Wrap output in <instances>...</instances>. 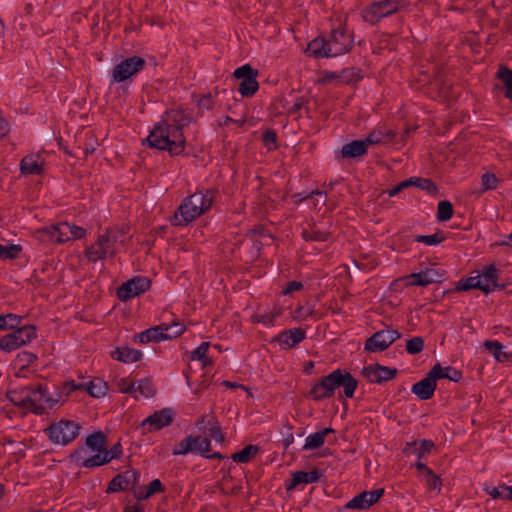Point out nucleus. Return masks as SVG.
<instances>
[{
  "mask_svg": "<svg viewBox=\"0 0 512 512\" xmlns=\"http://www.w3.org/2000/svg\"><path fill=\"white\" fill-rule=\"evenodd\" d=\"M165 491V487L159 479H154L146 487V496H153L156 493H162Z\"/></svg>",
  "mask_w": 512,
  "mask_h": 512,
  "instance_id": "57",
  "label": "nucleus"
},
{
  "mask_svg": "<svg viewBox=\"0 0 512 512\" xmlns=\"http://www.w3.org/2000/svg\"><path fill=\"white\" fill-rule=\"evenodd\" d=\"M107 445V437L101 431L93 432L86 437L85 446L91 452H103Z\"/></svg>",
  "mask_w": 512,
  "mask_h": 512,
  "instance_id": "31",
  "label": "nucleus"
},
{
  "mask_svg": "<svg viewBox=\"0 0 512 512\" xmlns=\"http://www.w3.org/2000/svg\"><path fill=\"white\" fill-rule=\"evenodd\" d=\"M329 52L336 57L349 52L353 47V38L346 33L345 28H334L329 38Z\"/></svg>",
  "mask_w": 512,
  "mask_h": 512,
  "instance_id": "12",
  "label": "nucleus"
},
{
  "mask_svg": "<svg viewBox=\"0 0 512 512\" xmlns=\"http://www.w3.org/2000/svg\"><path fill=\"white\" fill-rule=\"evenodd\" d=\"M166 327L165 334L167 340L179 337L185 331V326L176 319H173L171 324L166 323Z\"/></svg>",
  "mask_w": 512,
  "mask_h": 512,
  "instance_id": "45",
  "label": "nucleus"
},
{
  "mask_svg": "<svg viewBox=\"0 0 512 512\" xmlns=\"http://www.w3.org/2000/svg\"><path fill=\"white\" fill-rule=\"evenodd\" d=\"M259 89L257 82V76H249L247 79H243L239 84V93L243 97L253 96Z\"/></svg>",
  "mask_w": 512,
  "mask_h": 512,
  "instance_id": "35",
  "label": "nucleus"
},
{
  "mask_svg": "<svg viewBox=\"0 0 512 512\" xmlns=\"http://www.w3.org/2000/svg\"><path fill=\"white\" fill-rule=\"evenodd\" d=\"M80 426L72 420H60L52 423L45 429L51 442L54 444L67 445L79 434Z\"/></svg>",
  "mask_w": 512,
  "mask_h": 512,
  "instance_id": "6",
  "label": "nucleus"
},
{
  "mask_svg": "<svg viewBox=\"0 0 512 512\" xmlns=\"http://www.w3.org/2000/svg\"><path fill=\"white\" fill-rule=\"evenodd\" d=\"M112 357L124 363H133L141 359L142 353L139 350L129 347H118L112 353Z\"/></svg>",
  "mask_w": 512,
  "mask_h": 512,
  "instance_id": "30",
  "label": "nucleus"
},
{
  "mask_svg": "<svg viewBox=\"0 0 512 512\" xmlns=\"http://www.w3.org/2000/svg\"><path fill=\"white\" fill-rule=\"evenodd\" d=\"M190 118L180 110H171L167 119L156 124L150 131L143 144L151 148L166 150L170 155H180L186 144L183 128L188 125Z\"/></svg>",
  "mask_w": 512,
  "mask_h": 512,
  "instance_id": "1",
  "label": "nucleus"
},
{
  "mask_svg": "<svg viewBox=\"0 0 512 512\" xmlns=\"http://www.w3.org/2000/svg\"><path fill=\"white\" fill-rule=\"evenodd\" d=\"M145 65L146 61L139 56L126 58L113 68V81L123 82L141 71Z\"/></svg>",
  "mask_w": 512,
  "mask_h": 512,
  "instance_id": "9",
  "label": "nucleus"
},
{
  "mask_svg": "<svg viewBox=\"0 0 512 512\" xmlns=\"http://www.w3.org/2000/svg\"><path fill=\"white\" fill-rule=\"evenodd\" d=\"M151 286V281L146 277H133L122 283L117 289V297L121 301H127L146 292Z\"/></svg>",
  "mask_w": 512,
  "mask_h": 512,
  "instance_id": "11",
  "label": "nucleus"
},
{
  "mask_svg": "<svg viewBox=\"0 0 512 512\" xmlns=\"http://www.w3.org/2000/svg\"><path fill=\"white\" fill-rule=\"evenodd\" d=\"M258 452H259L258 446L249 444L246 447H244L242 450H240L236 453H233L231 458L234 462L248 463Z\"/></svg>",
  "mask_w": 512,
  "mask_h": 512,
  "instance_id": "36",
  "label": "nucleus"
},
{
  "mask_svg": "<svg viewBox=\"0 0 512 512\" xmlns=\"http://www.w3.org/2000/svg\"><path fill=\"white\" fill-rule=\"evenodd\" d=\"M401 337L397 330L385 329L375 332L366 342L364 349L369 352H382Z\"/></svg>",
  "mask_w": 512,
  "mask_h": 512,
  "instance_id": "10",
  "label": "nucleus"
},
{
  "mask_svg": "<svg viewBox=\"0 0 512 512\" xmlns=\"http://www.w3.org/2000/svg\"><path fill=\"white\" fill-rule=\"evenodd\" d=\"M305 331L301 328L290 329L280 333L274 340L284 349H289L303 341Z\"/></svg>",
  "mask_w": 512,
  "mask_h": 512,
  "instance_id": "20",
  "label": "nucleus"
},
{
  "mask_svg": "<svg viewBox=\"0 0 512 512\" xmlns=\"http://www.w3.org/2000/svg\"><path fill=\"white\" fill-rule=\"evenodd\" d=\"M84 388L85 383L76 384L74 381L65 382L63 385V390L65 391L66 395H69L75 390H84Z\"/></svg>",
  "mask_w": 512,
  "mask_h": 512,
  "instance_id": "61",
  "label": "nucleus"
},
{
  "mask_svg": "<svg viewBox=\"0 0 512 512\" xmlns=\"http://www.w3.org/2000/svg\"><path fill=\"white\" fill-rule=\"evenodd\" d=\"M426 483L430 490L440 491L441 489V479L432 470L428 471V473L426 474Z\"/></svg>",
  "mask_w": 512,
  "mask_h": 512,
  "instance_id": "55",
  "label": "nucleus"
},
{
  "mask_svg": "<svg viewBox=\"0 0 512 512\" xmlns=\"http://www.w3.org/2000/svg\"><path fill=\"white\" fill-rule=\"evenodd\" d=\"M118 389L122 393L134 395L136 393L135 383L128 378H122L118 381Z\"/></svg>",
  "mask_w": 512,
  "mask_h": 512,
  "instance_id": "56",
  "label": "nucleus"
},
{
  "mask_svg": "<svg viewBox=\"0 0 512 512\" xmlns=\"http://www.w3.org/2000/svg\"><path fill=\"white\" fill-rule=\"evenodd\" d=\"M410 180L412 181V186H416L422 190H426L429 193L437 192L436 185L430 179L420 178V177H411Z\"/></svg>",
  "mask_w": 512,
  "mask_h": 512,
  "instance_id": "48",
  "label": "nucleus"
},
{
  "mask_svg": "<svg viewBox=\"0 0 512 512\" xmlns=\"http://www.w3.org/2000/svg\"><path fill=\"white\" fill-rule=\"evenodd\" d=\"M190 441H192V435H188L182 441L178 443V445L173 450L174 455H185L187 453L194 452V448L190 445Z\"/></svg>",
  "mask_w": 512,
  "mask_h": 512,
  "instance_id": "51",
  "label": "nucleus"
},
{
  "mask_svg": "<svg viewBox=\"0 0 512 512\" xmlns=\"http://www.w3.org/2000/svg\"><path fill=\"white\" fill-rule=\"evenodd\" d=\"M213 100L210 94L204 95L198 100V107L200 109L210 110L213 107Z\"/></svg>",
  "mask_w": 512,
  "mask_h": 512,
  "instance_id": "64",
  "label": "nucleus"
},
{
  "mask_svg": "<svg viewBox=\"0 0 512 512\" xmlns=\"http://www.w3.org/2000/svg\"><path fill=\"white\" fill-rule=\"evenodd\" d=\"M174 412L170 408H164L162 410L154 412L148 416L141 423V429L143 433H149L160 430L161 428L168 426L173 421Z\"/></svg>",
  "mask_w": 512,
  "mask_h": 512,
  "instance_id": "13",
  "label": "nucleus"
},
{
  "mask_svg": "<svg viewBox=\"0 0 512 512\" xmlns=\"http://www.w3.org/2000/svg\"><path fill=\"white\" fill-rule=\"evenodd\" d=\"M210 346L209 342H202L199 347H197L191 353V360H200L203 366L210 365L212 363L211 359L207 357V350Z\"/></svg>",
  "mask_w": 512,
  "mask_h": 512,
  "instance_id": "40",
  "label": "nucleus"
},
{
  "mask_svg": "<svg viewBox=\"0 0 512 512\" xmlns=\"http://www.w3.org/2000/svg\"><path fill=\"white\" fill-rule=\"evenodd\" d=\"M190 445L194 448L193 453H206L210 451L211 442L206 437L201 436H192V441H190Z\"/></svg>",
  "mask_w": 512,
  "mask_h": 512,
  "instance_id": "41",
  "label": "nucleus"
},
{
  "mask_svg": "<svg viewBox=\"0 0 512 512\" xmlns=\"http://www.w3.org/2000/svg\"><path fill=\"white\" fill-rule=\"evenodd\" d=\"M89 140L90 141L85 143L84 147L82 148L85 156H88V155L94 153V151L96 149L97 140L94 139L93 135H91V134L89 135Z\"/></svg>",
  "mask_w": 512,
  "mask_h": 512,
  "instance_id": "62",
  "label": "nucleus"
},
{
  "mask_svg": "<svg viewBox=\"0 0 512 512\" xmlns=\"http://www.w3.org/2000/svg\"><path fill=\"white\" fill-rule=\"evenodd\" d=\"M497 78L504 84L507 89L505 96L510 98L512 96V70L501 66L497 72Z\"/></svg>",
  "mask_w": 512,
  "mask_h": 512,
  "instance_id": "39",
  "label": "nucleus"
},
{
  "mask_svg": "<svg viewBox=\"0 0 512 512\" xmlns=\"http://www.w3.org/2000/svg\"><path fill=\"white\" fill-rule=\"evenodd\" d=\"M258 70L251 67L249 64L242 65L235 69L233 76L236 79H247L249 76H258Z\"/></svg>",
  "mask_w": 512,
  "mask_h": 512,
  "instance_id": "50",
  "label": "nucleus"
},
{
  "mask_svg": "<svg viewBox=\"0 0 512 512\" xmlns=\"http://www.w3.org/2000/svg\"><path fill=\"white\" fill-rule=\"evenodd\" d=\"M330 433H334V429L324 428L323 430H321L319 432L309 435L306 438V442H305L303 449L304 450H314V449L320 448L325 442V437Z\"/></svg>",
  "mask_w": 512,
  "mask_h": 512,
  "instance_id": "33",
  "label": "nucleus"
},
{
  "mask_svg": "<svg viewBox=\"0 0 512 512\" xmlns=\"http://www.w3.org/2000/svg\"><path fill=\"white\" fill-rule=\"evenodd\" d=\"M483 190H493L497 188L498 179L494 174L485 173L481 177Z\"/></svg>",
  "mask_w": 512,
  "mask_h": 512,
  "instance_id": "53",
  "label": "nucleus"
},
{
  "mask_svg": "<svg viewBox=\"0 0 512 512\" xmlns=\"http://www.w3.org/2000/svg\"><path fill=\"white\" fill-rule=\"evenodd\" d=\"M435 370L437 374V380L449 379L453 382H459L462 378V373L451 366L442 367L439 363H437L432 367L430 371L435 372Z\"/></svg>",
  "mask_w": 512,
  "mask_h": 512,
  "instance_id": "34",
  "label": "nucleus"
},
{
  "mask_svg": "<svg viewBox=\"0 0 512 512\" xmlns=\"http://www.w3.org/2000/svg\"><path fill=\"white\" fill-rule=\"evenodd\" d=\"M445 239L446 238L442 232H437L432 235H418L414 240L419 243H425L426 245L433 246L440 244Z\"/></svg>",
  "mask_w": 512,
  "mask_h": 512,
  "instance_id": "46",
  "label": "nucleus"
},
{
  "mask_svg": "<svg viewBox=\"0 0 512 512\" xmlns=\"http://www.w3.org/2000/svg\"><path fill=\"white\" fill-rule=\"evenodd\" d=\"M39 155H27L25 156L20 164V170L22 174L40 175L43 171L42 162L39 161Z\"/></svg>",
  "mask_w": 512,
  "mask_h": 512,
  "instance_id": "28",
  "label": "nucleus"
},
{
  "mask_svg": "<svg viewBox=\"0 0 512 512\" xmlns=\"http://www.w3.org/2000/svg\"><path fill=\"white\" fill-rule=\"evenodd\" d=\"M453 215V206L450 201L443 200L438 203L437 219L440 222L448 221Z\"/></svg>",
  "mask_w": 512,
  "mask_h": 512,
  "instance_id": "42",
  "label": "nucleus"
},
{
  "mask_svg": "<svg viewBox=\"0 0 512 512\" xmlns=\"http://www.w3.org/2000/svg\"><path fill=\"white\" fill-rule=\"evenodd\" d=\"M50 240L56 243H65L70 240L71 229L70 224L63 222L47 228Z\"/></svg>",
  "mask_w": 512,
  "mask_h": 512,
  "instance_id": "26",
  "label": "nucleus"
},
{
  "mask_svg": "<svg viewBox=\"0 0 512 512\" xmlns=\"http://www.w3.org/2000/svg\"><path fill=\"white\" fill-rule=\"evenodd\" d=\"M321 476L322 472L318 469H314L310 472L297 471L292 474V479L290 483L286 485V490L291 491L299 484L317 483L320 481Z\"/></svg>",
  "mask_w": 512,
  "mask_h": 512,
  "instance_id": "19",
  "label": "nucleus"
},
{
  "mask_svg": "<svg viewBox=\"0 0 512 512\" xmlns=\"http://www.w3.org/2000/svg\"><path fill=\"white\" fill-rule=\"evenodd\" d=\"M435 447L431 440H421L420 442L413 441L407 443L403 452L406 454H415L418 459L423 458L426 454L430 453Z\"/></svg>",
  "mask_w": 512,
  "mask_h": 512,
  "instance_id": "25",
  "label": "nucleus"
},
{
  "mask_svg": "<svg viewBox=\"0 0 512 512\" xmlns=\"http://www.w3.org/2000/svg\"><path fill=\"white\" fill-rule=\"evenodd\" d=\"M436 371H429L419 382L412 385L411 391L421 400H428L433 397L436 389Z\"/></svg>",
  "mask_w": 512,
  "mask_h": 512,
  "instance_id": "18",
  "label": "nucleus"
},
{
  "mask_svg": "<svg viewBox=\"0 0 512 512\" xmlns=\"http://www.w3.org/2000/svg\"><path fill=\"white\" fill-rule=\"evenodd\" d=\"M358 381L346 370L336 369L312 386L309 396L315 401L331 398L337 387H343L344 395L352 398Z\"/></svg>",
  "mask_w": 512,
  "mask_h": 512,
  "instance_id": "2",
  "label": "nucleus"
},
{
  "mask_svg": "<svg viewBox=\"0 0 512 512\" xmlns=\"http://www.w3.org/2000/svg\"><path fill=\"white\" fill-rule=\"evenodd\" d=\"M396 133L392 129H375L371 131L366 137V144L368 147L373 145H385L389 144L395 138Z\"/></svg>",
  "mask_w": 512,
  "mask_h": 512,
  "instance_id": "22",
  "label": "nucleus"
},
{
  "mask_svg": "<svg viewBox=\"0 0 512 512\" xmlns=\"http://www.w3.org/2000/svg\"><path fill=\"white\" fill-rule=\"evenodd\" d=\"M329 40H325L324 38H315L308 44L307 52L310 56H314L316 58L323 57H333L331 52H329Z\"/></svg>",
  "mask_w": 512,
  "mask_h": 512,
  "instance_id": "29",
  "label": "nucleus"
},
{
  "mask_svg": "<svg viewBox=\"0 0 512 512\" xmlns=\"http://www.w3.org/2000/svg\"><path fill=\"white\" fill-rule=\"evenodd\" d=\"M136 392H139L144 397H152L155 395L156 390L152 383V381L148 378L141 379L138 381L137 387H135Z\"/></svg>",
  "mask_w": 512,
  "mask_h": 512,
  "instance_id": "47",
  "label": "nucleus"
},
{
  "mask_svg": "<svg viewBox=\"0 0 512 512\" xmlns=\"http://www.w3.org/2000/svg\"><path fill=\"white\" fill-rule=\"evenodd\" d=\"M397 374L396 368L380 364L370 365L362 369V375L371 383H383L392 380Z\"/></svg>",
  "mask_w": 512,
  "mask_h": 512,
  "instance_id": "15",
  "label": "nucleus"
},
{
  "mask_svg": "<svg viewBox=\"0 0 512 512\" xmlns=\"http://www.w3.org/2000/svg\"><path fill=\"white\" fill-rule=\"evenodd\" d=\"M302 237L306 241L324 242L329 240L330 233L321 231L317 229L315 226H313L310 229H303Z\"/></svg>",
  "mask_w": 512,
  "mask_h": 512,
  "instance_id": "38",
  "label": "nucleus"
},
{
  "mask_svg": "<svg viewBox=\"0 0 512 512\" xmlns=\"http://www.w3.org/2000/svg\"><path fill=\"white\" fill-rule=\"evenodd\" d=\"M484 347L490 351L491 353H493L495 359L499 362H502V358H501V349H502V344L498 341H494V340H486L484 342Z\"/></svg>",
  "mask_w": 512,
  "mask_h": 512,
  "instance_id": "52",
  "label": "nucleus"
},
{
  "mask_svg": "<svg viewBox=\"0 0 512 512\" xmlns=\"http://www.w3.org/2000/svg\"><path fill=\"white\" fill-rule=\"evenodd\" d=\"M25 395L26 393H22V391L20 393L12 391L8 394V397L16 406L22 408V400H25Z\"/></svg>",
  "mask_w": 512,
  "mask_h": 512,
  "instance_id": "63",
  "label": "nucleus"
},
{
  "mask_svg": "<svg viewBox=\"0 0 512 512\" xmlns=\"http://www.w3.org/2000/svg\"><path fill=\"white\" fill-rule=\"evenodd\" d=\"M384 489H376L373 491H363L353 497L346 505L347 509L364 510L376 503L383 495Z\"/></svg>",
  "mask_w": 512,
  "mask_h": 512,
  "instance_id": "17",
  "label": "nucleus"
},
{
  "mask_svg": "<svg viewBox=\"0 0 512 512\" xmlns=\"http://www.w3.org/2000/svg\"><path fill=\"white\" fill-rule=\"evenodd\" d=\"M470 289H479L485 294H489L491 292V288L488 286V284H483L481 276L478 275L462 279L456 286L457 291H468Z\"/></svg>",
  "mask_w": 512,
  "mask_h": 512,
  "instance_id": "27",
  "label": "nucleus"
},
{
  "mask_svg": "<svg viewBox=\"0 0 512 512\" xmlns=\"http://www.w3.org/2000/svg\"><path fill=\"white\" fill-rule=\"evenodd\" d=\"M36 337V329L32 325L17 327L12 333L0 339V348L11 352L19 347L30 343Z\"/></svg>",
  "mask_w": 512,
  "mask_h": 512,
  "instance_id": "8",
  "label": "nucleus"
},
{
  "mask_svg": "<svg viewBox=\"0 0 512 512\" xmlns=\"http://www.w3.org/2000/svg\"><path fill=\"white\" fill-rule=\"evenodd\" d=\"M21 251L22 246L18 244L1 245L0 259H16Z\"/></svg>",
  "mask_w": 512,
  "mask_h": 512,
  "instance_id": "44",
  "label": "nucleus"
},
{
  "mask_svg": "<svg viewBox=\"0 0 512 512\" xmlns=\"http://www.w3.org/2000/svg\"><path fill=\"white\" fill-rule=\"evenodd\" d=\"M117 239V233L108 230L105 234L99 236L94 244L87 248L86 256L92 262L113 256L115 254V243Z\"/></svg>",
  "mask_w": 512,
  "mask_h": 512,
  "instance_id": "7",
  "label": "nucleus"
},
{
  "mask_svg": "<svg viewBox=\"0 0 512 512\" xmlns=\"http://www.w3.org/2000/svg\"><path fill=\"white\" fill-rule=\"evenodd\" d=\"M365 138L363 140H353L341 148L343 158H360L366 155L368 150Z\"/></svg>",
  "mask_w": 512,
  "mask_h": 512,
  "instance_id": "23",
  "label": "nucleus"
},
{
  "mask_svg": "<svg viewBox=\"0 0 512 512\" xmlns=\"http://www.w3.org/2000/svg\"><path fill=\"white\" fill-rule=\"evenodd\" d=\"M408 4V0H381L363 9L361 15L365 22L375 25L382 18L406 9Z\"/></svg>",
  "mask_w": 512,
  "mask_h": 512,
  "instance_id": "5",
  "label": "nucleus"
},
{
  "mask_svg": "<svg viewBox=\"0 0 512 512\" xmlns=\"http://www.w3.org/2000/svg\"><path fill=\"white\" fill-rule=\"evenodd\" d=\"M424 348V340L420 336H415L406 342V351L411 354H418Z\"/></svg>",
  "mask_w": 512,
  "mask_h": 512,
  "instance_id": "49",
  "label": "nucleus"
},
{
  "mask_svg": "<svg viewBox=\"0 0 512 512\" xmlns=\"http://www.w3.org/2000/svg\"><path fill=\"white\" fill-rule=\"evenodd\" d=\"M22 318L15 314H7L0 316V331L15 329L21 323Z\"/></svg>",
  "mask_w": 512,
  "mask_h": 512,
  "instance_id": "43",
  "label": "nucleus"
},
{
  "mask_svg": "<svg viewBox=\"0 0 512 512\" xmlns=\"http://www.w3.org/2000/svg\"><path fill=\"white\" fill-rule=\"evenodd\" d=\"M107 384L101 379H95L89 383H85L84 390L87 391L92 397H102L107 392Z\"/></svg>",
  "mask_w": 512,
  "mask_h": 512,
  "instance_id": "37",
  "label": "nucleus"
},
{
  "mask_svg": "<svg viewBox=\"0 0 512 512\" xmlns=\"http://www.w3.org/2000/svg\"><path fill=\"white\" fill-rule=\"evenodd\" d=\"M165 330H167L166 323H162L158 326L149 328L141 333H138L134 336L135 341L140 343H148V342H160L162 340H167Z\"/></svg>",
  "mask_w": 512,
  "mask_h": 512,
  "instance_id": "21",
  "label": "nucleus"
},
{
  "mask_svg": "<svg viewBox=\"0 0 512 512\" xmlns=\"http://www.w3.org/2000/svg\"><path fill=\"white\" fill-rule=\"evenodd\" d=\"M209 434L218 442H222L224 440V435L222 434L221 427L217 422H215L214 425L210 427Z\"/></svg>",
  "mask_w": 512,
  "mask_h": 512,
  "instance_id": "60",
  "label": "nucleus"
},
{
  "mask_svg": "<svg viewBox=\"0 0 512 512\" xmlns=\"http://www.w3.org/2000/svg\"><path fill=\"white\" fill-rule=\"evenodd\" d=\"M412 186V181L409 179L407 180H404L402 181L401 183H399L397 186H395L394 188L392 189H389L387 191H384L382 193V195H384L385 193L388 194L389 197H392V196H395L397 195L398 193H400L403 189L407 188V187H410Z\"/></svg>",
  "mask_w": 512,
  "mask_h": 512,
  "instance_id": "59",
  "label": "nucleus"
},
{
  "mask_svg": "<svg viewBox=\"0 0 512 512\" xmlns=\"http://www.w3.org/2000/svg\"><path fill=\"white\" fill-rule=\"evenodd\" d=\"M478 276H481V279L483 278L484 281H486V284H488V286L491 288V292L495 290H502L504 288L503 285H499L497 283L499 270L494 264L485 266L482 270V273Z\"/></svg>",
  "mask_w": 512,
  "mask_h": 512,
  "instance_id": "32",
  "label": "nucleus"
},
{
  "mask_svg": "<svg viewBox=\"0 0 512 512\" xmlns=\"http://www.w3.org/2000/svg\"><path fill=\"white\" fill-rule=\"evenodd\" d=\"M214 202V192L211 190L197 191L186 197L174 214V225H187L201 214L209 210Z\"/></svg>",
  "mask_w": 512,
  "mask_h": 512,
  "instance_id": "3",
  "label": "nucleus"
},
{
  "mask_svg": "<svg viewBox=\"0 0 512 512\" xmlns=\"http://www.w3.org/2000/svg\"><path fill=\"white\" fill-rule=\"evenodd\" d=\"M106 458L108 459V462H110L111 460L113 459H117L121 456L122 454V446L121 444L118 442L116 444H114L110 449H104L103 450Z\"/></svg>",
  "mask_w": 512,
  "mask_h": 512,
  "instance_id": "58",
  "label": "nucleus"
},
{
  "mask_svg": "<svg viewBox=\"0 0 512 512\" xmlns=\"http://www.w3.org/2000/svg\"><path fill=\"white\" fill-rule=\"evenodd\" d=\"M96 454L88 457L87 447H79L72 454L71 458L76 464L85 468H94L109 463L104 452H95Z\"/></svg>",
  "mask_w": 512,
  "mask_h": 512,
  "instance_id": "16",
  "label": "nucleus"
},
{
  "mask_svg": "<svg viewBox=\"0 0 512 512\" xmlns=\"http://www.w3.org/2000/svg\"><path fill=\"white\" fill-rule=\"evenodd\" d=\"M411 280L410 285L427 286L440 281V275L434 269H426L418 273H412L408 276Z\"/></svg>",
  "mask_w": 512,
  "mask_h": 512,
  "instance_id": "24",
  "label": "nucleus"
},
{
  "mask_svg": "<svg viewBox=\"0 0 512 512\" xmlns=\"http://www.w3.org/2000/svg\"><path fill=\"white\" fill-rule=\"evenodd\" d=\"M280 312L278 310L270 312V313H264V314H256L253 317V321L257 323H264L267 325H271L274 321V319L279 316Z\"/></svg>",
  "mask_w": 512,
  "mask_h": 512,
  "instance_id": "54",
  "label": "nucleus"
},
{
  "mask_svg": "<svg viewBox=\"0 0 512 512\" xmlns=\"http://www.w3.org/2000/svg\"><path fill=\"white\" fill-rule=\"evenodd\" d=\"M22 393H26L25 400H22V408L29 410L37 415H41L45 411L46 404L49 408H54L61 398V393L57 392V397L49 394L48 388L44 384H38L35 388L25 387Z\"/></svg>",
  "mask_w": 512,
  "mask_h": 512,
  "instance_id": "4",
  "label": "nucleus"
},
{
  "mask_svg": "<svg viewBox=\"0 0 512 512\" xmlns=\"http://www.w3.org/2000/svg\"><path fill=\"white\" fill-rule=\"evenodd\" d=\"M140 478V472L136 469H128L123 473L117 474L110 482L107 488L108 493L124 491L134 488Z\"/></svg>",
  "mask_w": 512,
  "mask_h": 512,
  "instance_id": "14",
  "label": "nucleus"
}]
</instances>
